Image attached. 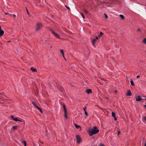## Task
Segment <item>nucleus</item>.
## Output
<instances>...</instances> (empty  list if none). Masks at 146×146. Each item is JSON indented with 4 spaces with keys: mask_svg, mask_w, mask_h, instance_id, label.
<instances>
[{
    "mask_svg": "<svg viewBox=\"0 0 146 146\" xmlns=\"http://www.w3.org/2000/svg\"><path fill=\"white\" fill-rule=\"evenodd\" d=\"M99 131V130L96 127H94L92 129L89 131L88 133L90 136H92L93 135L96 134Z\"/></svg>",
    "mask_w": 146,
    "mask_h": 146,
    "instance_id": "1",
    "label": "nucleus"
},
{
    "mask_svg": "<svg viewBox=\"0 0 146 146\" xmlns=\"http://www.w3.org/2000/svg\"><path fill=\"white\" fill-rule=\"evenodd\" d=\"M50 31L51 32V33L53 34L55 36V37L58 38H60V36L59 35H58V34L57 33H56L52 29H50Z\"/></svg>",
    "mask_w": 146,
    "mask_h": 146,
    "instance_id": "2",
    "label": "nucleus"
},
{
    "mask_svg": "<svg viewBox=\"0 0 146 146\" xmlns=\"http://www.w3.org/2000/svg\"><path fill=\"white\" fill-rule=\"evenodd\" d=\"M76 142L78 143H79L82 142V140L81 137L78 135H76Z\"/></svg>",
    "mask_w": 146,
    "mask_h": 146,
    "instance_id": "3",
    "label": "nucleus"
},
{
    "mask_svg": "<svg viewBox=\"0 0 146 146\" xmlns=\"http://www.w3.org/2000/svg\"><path fill=\"white\" fill-rule=\"evenodd\" d=\"M42 25L41 23H38L36 25V31H38L39 29L42 28Z\"/></svg>",
    "mask_w": 146,
    "mask_h": 146,
    "instance_id": "4",
    "label": "nucleus"
},
{
    "mask_svg": "<svg viewBox=\"0 0 146 146\" xmlns=\"http://www.w3.org/2000/svg\"><path fill=\"white\" fill-rule=\"evenodd\" d=\"M142 99L141 97L140 96H137L136 97V100L137 101H139Z\"/></svg>",
    "mask_w": 146,
    "mask_h": 146,
    "instance_id": "5",
    "label": "nucleus"
},
{
    "mask_svg": "<svg viewBox=\"0 0 146 146\" xmlns=\"http://www.w3.org/2000/svg\"><path fill=\"white\" fill-rule=\"evenodd\" d=\"M4 33V31L1 29V27H0V36H1L3 35Z\"/></svg>",
    "mask_w": 146,
    "mask_h": 146,
    "instance_id": "6",
    "label": "nucleus"
},
{
    "mask_svg": "<svg viewBox=\"0 0 146 146\" xmlns=\"http://www.w3.org/2000/svg\"><path fill=\"white\" fill-rule=\"evenodd\" d=\"M86 92L88 94H90L92 93V90L91 89H87L86 90Z\"/></svg>",
    "mask_w": 146,
    "mask_h": 146,
    "instance_id": "7",
    "label": "nucleus"
},
{
    "mask_svg": "<svg viewBox=\"0 0 146 146\" xmlns=\"http://www.w3.org/2000/svg\"><path fill=\"white\" fill-rule=\"evenodd\" d=\"M131 92L129 90H128L127 93L126 94V95L127 96H131Z\"/></svg>",
    "mask_w": 146,
    "mask_h": 146,
    "instance_id": "8",
    "label": "nucleus"
},
{
    "mask_svg": "<svg viewBox=\"0 0 146 146\" xmlns=\"http://www.w3.org/2000/svg\"><path fill=\"white\" fill-rule=\"evenodd\" d=\"M31 69L33 72H36L37 71V70L36 69H35V68H33V67H31Z\"/></svg>",
    "mask_w": 146,
    "mask_h": 146,
    "instance_id": "9",
    "label": "nucleus"
},
{
    "mask_svg": "<svg viewBox=\"0 0 146 146\" xmlns=\"http://www.w3.org/2000/svg\"><path fill=\"white\" fill-rule=\"evenodd\" d=\"M14 121H21V122L22 121H21V120H20L19 119H18L17 117H15V118H14Z\"/></svg>",
    "mask_w": 146,
    "mask_h": 146,
    "instance_id": "10",
    "label": "nucleus"
},
{
    "mask_svg": "<svg viewBox=\"0 0 146 146\" xmlns=\"http://www.w3.org/2000/svg\"><path fill=\"white\" fill-rule=\"evenodd\" d=\"M96 39H93L92 40V43L93 46H94V44L96 42Z\"/></svg>",
    "mask_w": 146,
    "mask_h": 146,
    "instance_id": "11",
    "label": "nucleus"
},
{
    "mask_svg": "<svg viewBox=\"0 0 146 146\" xmlns=\"http://www.w3.org/2000/svg\"><path fill=\"white\" fill-rule=\"evenodd\" d=\"M60 52L61 53H62V54L63 55V56L64 57V58L65 57H64V52L63 50H60Z\"/></svg>",
    "mask_w": 146,
    "mask_h": 146,
    "instance_id": "12",
    "label": "nucleus"
},
{
    "mask_svg": "<svg viewBox=\"0 0 146 146\" xmlns=\"http://www.w3.org/2000/svg\"><path fill=\"white\" fill-rule=\"evenodd\" d=\"M63 106L64 110V113H66V110L65 108V105H63Z\"/></svg>",
    "mask_w": 146,
    "mask_h": 146,
    "instance_id": "13",
    "label": "nucleus"
},
{
    "mask_svg": "<svg viewBox=\"0 0 146 146\" xmlns=\"http://www.w3.org/2000/svg\"><path fill=\"white\" fill-rule=\"evenodd\" d=\"M143 121L144 123H145V121H146V117H143Z\"/></svg>",
    "mask_w": 146,
    "mask_h": 146,
    "instance_id": "14",
    "label": "nucleus"
},
{
    "mask_svg": "<svg viewBox=\"0 0 146 146\" xmlns=\"http://www.w3.org/2000/svg\"><path fill=\"white\" fill-rule=\"evenodd\" d=\"M119 16L120 17V18L122 19V20L124 19V16H123V15L121 14L119 15Z\"/></svg>",
    "mask_w": 146,
    "mask_h": 146,
    "instance_id": "15",
    "label": "nucleus"
},
{
    "mask_svg": "<svg viewBox=\"0 0 146 146\" xmlns=\"http://www.w3.org/2000/svg\"><path fill=\"white\" fill-rule=\"evenodd\" d=\"M103 34H104V33H102V32H100V33L99 34V35L98 36V37H101V36H102V35H103Z\"/></svg>",
    "mask_w": 146,
    "mask_h": 146,
    "instance_id": "16",
    "label": "nucleus"
},
{
    "mask_svg": "<svg viewBox=\"0 0 146 146\" xmlns=\"http://www.w3.org/2000/svg\"><path fill=\"white\" fill-rule=\"evenodd\" d=\"M75 126L76 128L77 129H78L80 127V126L79 125H78L76 124H75Z\"/></svg>",
    "mask_w": 146,
    "mask_h": 146,
    "instance_id": "17",
    "label": "nucleus"
},
{
    "mask_svg": "<svg viewBox=\"0 0 146 146\" xmlns=\"http://www.w3.org/2000/svg\"><path fill=\"white\" fill-rule=\"evenodd\" d=\"M143 42L144 44H146V38L143 40Z\"/></svg>",
    "mask_w": 146,
    "mask_h": 146,
    "instance_id": "18",
    "label": "nucleus"
},
{
    "mask_svg": "<svg viewBox=\"0 0 146 146\" xmlns=\"http://www.w3.org/2000/svg\"><path fill=\"white\" fill-rule=\"evenodd\" d=\"M18 127L17 126H14L13 127V129H16Z\"/></svg>",
    "mask_w": 146,
    "mask_h": 146,
    "instance_id": "19",
    "label": "nucleus"
},
{
    "mask_svg": "<svg viewBox=\"0 0 146 146\" xmlns=\"http://www.w3.org/2000/svg\"><path fill=\"white\" fill-rule=\"evenodd\" d=\"M111 115L113 117H114L115 116V113L113 112H112L111 113Z\"/></svg>",
    "mask_w": 146,
    "mask_h": 146,
    "instance_id": "20",
    "label": "nucleus"
},
{
    "mask_svg": "<svg viewBox=\"0 0 146 146\" xmlns=\"http://www.w3.org/2000/svg\"><path fill=\"white\" fill-rule=\"evenodd\" d=\"M26 9H27V13L28 15H29V17H30V14L29 12V11H28V10L27 9V8H26Z\"/></svg>",
    "mask_w": 146,
    "mask_h": 146,
    "instance_id": "21",
    "label": "nucleus"
},
{
    "mask_svg": "<svg viewBox=\"0 0 146 146\" xmlns=\"http://www.w3.org/2000/svg\"><path fill=\"white\" fill-rule=\"evenodd\" d=\"M84 11L85 12V13H86V14H87L88 13V12L87 10H86L84 9Z\"/></svg>",
    "mask_w": 146,
    "mask_h": 146,
    "instance_id": "22",
    "label": "nucleus"
},
{
    "mask_svg": "<svg viewBox=\"0 0 146 146\" xmlns=\"http://www.w3.org/2000/svg\"><path fill=\"white\" fill-rule=\"evenodd\" d=\"M130 82H131V85H132V86H134V83H133V82L132 80H131V81Z\"/></svg>",
    "mask_w": 146,
    "mask_h": 146,
    "instance_id": "23",
    "label": "nucleus"
},
{
    "mask_svg": "<svg viewBox=\"0 0 146 146\" xmlns=\"http://www.w3.org/2000/svg\"><path fill=\"white\" fill-rule=\"evenodd\" d=\"M32 104L33 105L35 106V107H36V104H35L34 102H32Z\"/></svg>",
    "mask_w": 146,
    "mask_h": 146,
    "instance_id": "24",
    "label": "nucleus"
},
{
    "mask_svg": "<svg viewBox=\"0 0 146 146\" xmlns=\"http://www.w3.org/2000/svg\"><path fill=\"white\" fill-rule=\"evenodd\" d=\"M85 114L86 115H87V116H88V113L86 111H85Z\"/></svg>",
    "mask_w": 146,
    "mask_h": 146,
    "instance_id": "25",
    "label": "nucleus"
},
{
    "mask_svg": "<svg viewBox=\"0 0 146 146\" xmlns=\"http://www.w3.org/2000/svg\"><path fill=\"white\" fill-rule=\"evenodd\" d=\"M35 107L36 109H38L39 110L40 108L39 107V106H37V105Z\"/></svg>",
    "mask_w": 146,
    "mask_h": 146,
    "instance_id": "26",
    "label": "nucleus"
},
{
    "mask_svg": "<svg viewBox=\"0 0 146 146\" xmlns=\"http://www.w3.org/2000/svg\"><path fill=\"white\" fill-rule=\"evenodd\" d=\"M64 116L66 118H67V113H64Z\"/></svg>",
    "mask_w": 146,
    "mask_h": 146,
    "instance_id": "27",
    "label": "nucleus"
},
{
    "mask_svg": "<svg viewBox=\"0 0 146 146\" xmlns=\"http://www.w3.org/2000/svg\"><path fill=\"white\" fill-rule=\"evenodd\" d=\"M23 143L24 145L25 146H26V142L25 141H24L23 142Z\"/></svg>",
    "mask_w": 146,
    "mask_h": 146,
    "instance_id": "28",
    "label": "nucleus"
},
{
    "mask_svg": "<svg viewBox=\"0 0 146 146\" xmlns=\"http://www.w3.org/2000/svg\"><path fill=\"white\" fill-rule=\"evenodd\" d=\"M65 6L68 9H70V7H68V6H67L66 5H65Z\"/></svg>",
    "mask_w": 146,
    "mask_h": 146,
    "instance_id": "29",
    "label": "nucleus"
},
{
    "mask_svg": "<svg viewBox=\"0 0 146 146\" xmlns=\"http://www.w3.org/2000/svg\"><path fill=\"white\" fill-rule=\"evenodd\" d=\"M104 15H105V18H108V15H107L106 14H104Z\"/></svg>",
    "mask_w": 146,
    "mask_h": 146,
    "instance_id": "30",
    "label": "nucleus"
},
{
    "mask_svg": "<svg viewBox=\"0 0 146 146\" xmlns=\"http://www.w3.org/2000/svg\"><path fill=\"white\" fill-rule=\"evenodd\" d=\"M81 15L82 16L83 18H85V17L84 16V15H83V14L82 13H81Z\"/></svg>",
    "mask_w": 146,
    "mask_h": 146,
    "instance_id": "31",
    "label": "nucleus"
},
{
    "mask_svg": "<svg viewBox=\"0 0 146 146\" xmlns=\"http://www.w3.org/2000/svg\"><path fill=\"white\" fill-rule=\"evenodd\" d=\"M86 109L87 108L86 107H85L84 108H83L84 110L85 111H86Z\"/></svg>",
    "mask_w": 146,
    "mask_h": 146,
    "instance_id": "32",
    "label": "nucleus"
},
{
    "mask_svg": "<svg viewBox=\"0 0 146 146\" xmlns=\"http://www.w3.org/2000/svg\"><path fill=\"white\" fill-rule=\"evenodd\" d=\"M100 146H105V145L103 144H102V143H100Z\"/></svg>",
    "mask_w": 146,
    "mask_h": 146,
    "instance_id": "33",
    "label": "nucleus"
},
{
    "mask_svg": "<svg viewBox=\"0 0 146 146\" xmlns=\"http://www.w3.org/2000/svg\"><path fill=\"white\" fill-rule=\"evenodd\" d=\"M39 110L40 111V112H41L42 113V109L40 108V109Z\"/></svg>",
    "mask_w": 146,
    "mask_h": 146,
    "instance_id": "34",
    "label": "nucleus"
},
{
    "mask_svg": "<svg viewBox=\"0 0 146 146\" xmlns=\"http://www.w3.org/2000/svg\"><path fill=\"white\" fill-rule=\"evenodd\" d=\"M114 117L115 121H117V117H116L115 116Z\"/></svg>",
    "mask_w": 146,
    "mask_h": 146,
    "instance_id": "35",
    "label": "nucleus"
},
{
    "mask_svg": "<svg viewBox=\"0 0 146 146\" xmlns=\"http://www.w3.org/2000/svg\"><path fill=\"white\" fill-rule=\"evenodd\" d=\"M11 118L13 119L14 120V117L13 116H11Z\"/></svg>",
    "mask_w": 146,
    "mask_h": 146,
    "instance_id": "36",
    "label": "nucleus"
},
{
    "mask_svg": "<svg viewBox=\"0 0 146 146\" xmlns=\"http://www.w3.org/2000/svg\"><path fill=\"white\" fill-rule=\"evenodd\" d=\"M121 131H118V135L120 133Z\"/></svg>",
    "mask_w": 146,
    "mask_h": 146,
    "instance_id": "37",
    "label": "nucleus"
},
{
    "mask_svg": "<svg viewBox=\"0 0 146 146\" xmlns=\"http://www.w3.org/2000/svg\"><path fill=\"white\" fill-rule=\"evenodd\" d=\"M63 89V88H62V87H61V89H60L61 91H62Z\"/></svg>",
    "mask_w": 146,
    "mask_h": 146,
    "instance_id": "38",
    "label": "nucleus"
},
{
    "mask_svg": "<svg viewBox=\"0 0 146 146\" xmlns=\"http://www.w3.org/2000/svg\"><path fill=\"white\" fill-rule=\"evenodd\" d=\"M96 40H97L98 39V37H96Z\"/></svg>",
    "mask_w": 146,
    "mask_h": 146,
    "instance_id": "39",
    "label": "nucleus"
},
{
    "mask_svg": "<svg viewBox=\"0 0 146 146\" xmlns=\"http://www.w3.org/2000/svg\"><path fill=\"white\" fill-rule=\"evenodd\" d=\"M140 76H137V78H139Z\"/></svg>",
    "mask_w": 146,
    "mask_h": 146,
    "instance_id": "40",
    "label": "nucleus"
},
{
    "mask_svg": "<svg viewBox=\"0 0 146 146\" xmlns=\"http://www.w3.org/2000/svg\"><path fill=\"white\" fill-rule=\"evenodd\" d=\"M138 31H141V30H140V29H138Z\"/></svg>",
    "mask_w": 146,
    "mask_h": 146,
    "instance_id": "41",
    "label": "nucleus"
},
{
    "mask_svg": "<svg viewBox=\"0 0 146 146\" xmlns=\"http://www.w3.org/2000/svg\"><path fill=\"white\" fill-rule=\"evenodd\" d=\"M5 14L6 15H8L9 13H5Z\"/></svg>",
    "mask_w": 146,
    "mask_h": 146,
    "instance_id": "42",
    "label": "nucleus"
},
{
    "mask_svg": "<svg viewBox=\"0 0 146 146\" xmlns=\"http://www.w3.org/2000/svg\"><path fill=\"white\" fill-rule=\"evenodd\" d=\"M13 16L15 17H16V15H13Z\"/></svg>",
    "mask_w": 146,
    "mask_h": 146,
    "instance_id": "43",
    "label": "nucleus"
},
{
    "mask_svg": "<svg viewBox=\"0 0 146 146\" xmlns=\"http://www.w3.org/2000/svg\"><path fill=\"white\" fill-rule=\"evenodd\" d=\"M144 107H145V108H146V105L144 106Z\"/></svg>",
    "mask_w": 146,
    "mask_h": 146,
    "instance_id": "44",
    "label": "nucleus"
},
{
    "mask_svg": "<svg viewBox=\"0 0 146 146\" xmlns=\"http://www.w3.org/2000/svg\"><path fill=\"white\" fill-rule=\"evenodd\" d=\"M145 146H146V142L145 143Z\"/></svg>",
    "mask_w": 146,
    "mask_h": 146,
    "instance_id": "45",
    "label": "nucleus"
},
{
    "mask_svg": "<svg viewBox=\"0 0 146 146\" xmlns=\"http://www.w3.org/2000/svg\"><path fill=\"white\" fill-rule=\"evenodd\" d=\"M47 132H48L47 131H46V133Z\"/></svg>",
    "mask_w": 146,
    "mask_h": 146,
    "instance_id": "46",
    "label": "nucleus"
},
{
    "mask_svg": "<svg viewBox=\"0 0 146 146\" xmlns=\"http://www.w3.org/2000/svg\"><path fill=\"white\" fill-rule=\"evenodd\" d=\"M3 94V93H0V94Z\"/></svg>",
    "mask_w": 146,
    "mask_h": 146,
    "instance_id": "47",
    "label": "nucleus"
},
{
    "mask_svg": "<svg viewBox=\"0 0 146 146\" xmlns=\"http://www.w3.org/2000/svg\"><path fill=\"white\" fill-rule=\"evenodd\" d=\"M115 92L116 93H117V91H115Z\"/></svg>",
    "mask_w": 146,
    "mask_h": 146,
    "instance_id": "48",
    "label": "nucleus"
},
{
    "mask_svg": "<svg viewBox=\"0 0 146 146\" xmlns=\"http://www.w3.org/2000/svg\"><path fill=\"white\" fill-rule=\"evenodd\" d=\"M146 100V99H145Z\"/></svg>",
    "mask_w": 146,
    "mask_h": 146,
    "instance_id": "49",
    "label": "nucleus"
}]
</instances>
